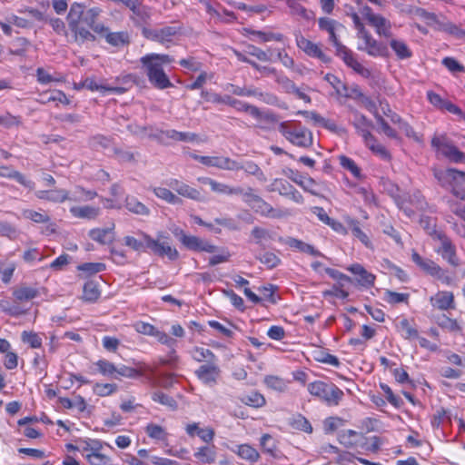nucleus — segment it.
Wrapping results in <instances>:
<instances>
[{
  "label": "nucleus",
  "instance_id": "f257e3e1",
  "mask_svg": "<svg viewBox=\"0 0 465 465\" xmlns=\"http://www.w3.org/2000/svg\"><path fill=\"white\" fill-rule=\"evenodd\" d=\"M319 28L329 34V41L333 45L336 51V55L339 56L347 66L351 67L360 75L364 78H369L371 75V71L364 67L354 56V54L343 45L338 39L336 32L342 28V25L329 17H321L318 21Z\"/></svg>",
  "mask_w": 465,
  "mask_h": 465
},
{
  "label": "nucleus",
  "instance_id": "f03ea898",
  "mask_svg": "<svg viewBox=\"0 0 465 465\" xmlns=\"http://www.w3.org/2000/svg\"><path fill=\"white\" fill-rule=\"evenodd\" d=\"M174 58L169 54H149L141 57L140 62L150 84L160 90L173 86L163 66L172 64Z\"/></svg>",
  "mask_w": 465,
  "mask_h": 465
},
{
  "label": "nucleus",
  "instance_id": "7ed1b4c3",
  "mask_svg": "<svg viewBox=\"0 0 465 465\" xmlns=\"http://www.w3.org/2000/svg\"><path fill=\"white\" fill-rule=\"evenodd\" d=\"M278 131L295 146L309 148L313 143L312 133L298 121H284L278 124Z\"/></svg>",
  "mask_w": 465,
  "mask_h": 465
},
{
  "label": "nucleus",
  "instance_id": "20e7f679",
  "mask_svg": "<svg viewBox=\"0 0 465 465\" xmlns=\"http://www.w3.org/2000/svg\"><path fill=\"white\" fill-rule=\"evenodd\" d=\"M142 35L148 40L157 42L165 47L176 45L182 36V26L178 24H172L161 27H143Z\"/></svg>",
  "mask_w": 465,
  "mask_h": 465
},
{
  "label": "nucleus",
  "instance_id": "39448f33",
  "mask_svg": "<svg viewBox=\"0 0 465 465\" xmlns=\"http://www.w3.org/2000/svg\"><path fill=\"white\" fill-rule=\"evenodd\" d=\"M434 176L440 186L450 189L453 195L461 200L465 199V172L453 168L434 171Z\"/></svg>",
  "mask_w": 465,
  "mask_h": 465
},
{
  "label": "nucleus",
  "instance_id": "423d86ee",
  "mask_svg": "<svg viewBox=\"0 0 465 465\" xmlns=\"http://www.w3.org/2000/svg\"><path fill=\"white\" fill-rule=\"evenodd\" d=\"M309 392L329 406H336L343 397V391L333 383L316 381L308 384Z\"/></svg>",
  "mask_w": 465,
  "mask_h": 465
},
{
  "label": "nucleus",
  "instance_id": "0eeeda50",
  "mask_svg": "<svg viewBox=\"0 0 465 465\" xmlns=\"http://www.w3.org/2000/svg\"><path fill=\"white\" fill-rule=\"evenodd\" d=\"M435 238L432 240L438 242L434 248L436 253L441 256L450 266L457 268L460 262L457 255V249L451 239L443 232H434Z\"/></svg>",
  "mask_w": 465,
  "mask_h": 465
},
{
  "label": "nucleus",
  "instance_id": "6e6552de",
  "mask_svg": "<svg viewBox=\"0 0 465 465\" xmlns=\"http://www.w3.org/2000/svg\"><path fill=\"white\" fill-rule=\"evenodd\" d=\"M134 80L132 75H126L122 79L121 85L117 86H110L99 84L95 82L94 78L87 77L84 81H82L77 86L76 89L86 88L90 91H99V92H111L117 94H123L126 91H128L133 85Z\"/></svg>",
  "mask_w": 465,
  "mask_h": 465
},
{
  "label": "nucleus",
  "instance_id": "1a4fd4ad",
  "mask_svg": "<svg viewBox=\"0 0 465 465\" xmlns=\"http://www.w3.org/2000/svg\"><path fill=\"white\" fill-rule=\"evenodd\" d=\"M411 260L427 274L435 277L445 284H450L451 282V278L448 275L447 271L442 269L434 261L422 258L416 252H412Z\"/></svg>",
  "mask_w": 465,
  "mask_h": 465
},
{
  "label": "nucleus",
  "instance_id": "9d476101",
  "mask_svg": "<svg viewBox=\"0 0 465 465\" xmlns=\"http://www.w3.org/2000/svg\"><path fill=\"white\" fill-rule=\"evenodd\" d=\"M174 235L188 249L194 252H205L213 253L216 252L217 247L208 241L193 235H187L183 230L176 228L173 231Z\"/></svg>",
  "mask_w": 465,
  "mask_h": 465
},
{
  "label": "nucleus",
  "instance_id": "9b49d317",
  "mask_svg": "<svg viewBox=\"0 0 465 465\" xmlns=\"http://www.w3.org/2000/svg\"><path fill=\"white\" fill-rule=\"evenodd\" d=\"M294 36L297 47L305 54L312 58H317L323 64H329L331 62V57L322 51L320 44L313 43L305 38L301 32H296Z\"/></svg>",
  "mask_w": 465,
  "mask_h": 465
},
{
  "label": "nucleus",
  "instance_id": "f8f14e48",
  "mask_svg": "<svg viewBox=\"0 0 465 465\" xmlns=\"http://www.w3.org/2000/svg\"><path fill=\"white\" fill-rule=\"evenodd\" d=\"M221 373L222 371L218 364V360L203 363L194 371L197 379L208 387H214L218 383Z\"/></svg>",
  "mask_w": 465,
  "mask_h": 465
},
{
  "label": "nucleus",
  "instance_id": "ddd939ff",
  "mask_svg": "<svg viewBox=\"0 0 465 465\" xmlns=\"http://www.w3.org/2000/svg\"><path fill=\"white\" fill-rule=\"evenodd\" d=\"M431 145L453 163H465V153L453 145L445 136H434Z\"/></svg>",
  "mask_w": 465,
  "mask_h": 465
},
{
  "label": "nucleus",
  "instance_id": "4468645a",
  "mask_svg": "<svg viewBox=\"0 0 465 465\" xmlns=\"http://www.w3.org/2000/svg\"><path fill=\"white\" fill-rule=\"evenodd\" d=\"M358 37L363 41V44L358 46L359 50L364 51L371 56H384L387 54V47L377 42L364 27H361L358 32Z\"/></svg>",
  "mask_w": 465,
  "mask_h": 465
},
{
  "label": "nucleus",
  "instance_id": "2eb2a0df",
  "mask_svg": "<svg viewBox=\"0 0 465 465\" xmlns=\"http://www.w3.org/2000/svg\"><path fill=\"white\" fill-rule=\"evenodd\" d=\"M201 96L209 102H213L214 104H225L233 108H235L239 112H245V109L248 105L247 103L232 98L230 95L222 96L215 93H211L206 90H203L201 92Z\"/></svg>",
  "mask_w": 465,
  "mask_h": 465
},
{
  "label": "nucleus",
  "instance_id": "dca6fc26",
  "mask_svg": "<svg viewBox=\"0 0 465 465\" xmlns=\"http://www.w3.org/2000/svg\"><path fill=\"white\" fill-rule=\"evenodd\" d=\"M245 113L252 115L260 123V127L262 129H269L272 124L278 123V117L270 110L262 111L258 107L248 104Z\"/></svg>",
  "mask_w": 465,
  "mask_h": 465
},
{
  "label": "nucleus",
  "instance_id": "f3484780",
  "mask_svg": "<svg viewBox=\"0 0 465 465\" xmlns=\"http://www.w3.org/2000/svg\"><path fill=\"white\" fill-rule=\"evenodd\" d=\"M283 173L293 183L301 186L305 192H308L312 195H319V193L315 190L317 183L312 177L304 176L299 172L290 168L284 170Z\"/></svg>",
  "mask_w": 465,
  "mask_h": 465
},
{
  "label": "nucleus",
  "instance_id": "a211bd4d",
  "mask_svg": "<svg viewBox=\"0 0 465 465\" xmlns=\"http://www.w3.org/2000/svg\"><path fill=\"white\" fill-rule=\"evenodd\" d=\"M168 185L182 197L197 202H201L203 199L200 190L193 188L180 180L172 179Z\"/></svg>",
  "mask_w": 465,
  "mask_h": 465
},
{
  "label": "nucleus",
  "instance_id": "6ab92c4d",
  "mask_svg": "<svg viewBox=\"0 0 465 465\" xmlns=\"http://www.w3.org/2000/svg\"><path fill=\"white\" fill-rule=\"evenodd\" d=\"M147 240V247L154 254L159 256L166 255L170 260H176L179 256L176 249L172 248L165 242H160V237L157 240L153 239L151 236H143Z\"/></svg>",
  "mask_w": 465,
  "mask_h": 465
},
{
  "label": "nucleus",
  "instance_id": "aec40b11",
  "mask_svg": "<svg viewBox=\"0 0 465 465\" xmlns=\"http://www.w3.org/2000/svg\"><path fill=\"white\" fill-rule=\"evenodd\" d=\"M272 185L276 186L273 190L278 191L280 195L284 196L296 203H303L304 198L302 193L287 181L275 179Z\"/></svg>",
  "mask_w": 465,
  "mask_h": 465
},
{
  "label": "nucleus",
  "instance_id": "412c9836",
  "mask_svg": "<svg viewBox=\"0 0 465 465\" xmlns=\"http://www.w3.org/2000/svg\"><path fill=\"white\" fill-rule=\"evenodd\" d=\"M363 16L368 20L371 25L374 26L379 35L385 36L390 35V23L382 16L372 13L369 6H365L362 9Z\"/></svg>",
  "mask_w": 465,
  "mask_h": 465
},
{
  "label": "nucleus",
  "instance_id": "4be33fe9",
  "mask_svg": "<svg viewBox=\"0 0 465 465\" xmlns=\"http://www.w3.org/2000/svg\"><path fill=\"white\" fill-rule=\"evenodd\" d=\"M252 208L255 211V213L267 218L280 219L286 215L284 211L273 208L261 196L257 200L256 203L252 204Z\"/></svg>",
  "mask_w": 465,
  "mask_h": 465
},
{
  "label": "nucleus",
  "instance_id": "5701e85b",
  "mask_svg": "<svg viewBox=\"0 0 465 465\" xmlns=\"http://www.w3.org/2000/svg\"><path fill=\"white\" fill-rule=\"evenodd\" d=\"M102 9L100 7H92L84 12V17L81 22L85 23L91 29L97 34H104L108 31V28L103 24L96 23V19L101 15Z\"/></svg>",
  "mask_w": 465,
  "mask_h": 465
},
{
  "label": "nucleus",
  "instance_id": "b1692460",
  "mask_svg": "<svg viewBox=\"0 0 465 465\" xmlns=\"http://www.w3.org/2000/svg\"><path fill=\"white\" fill-rule=\"evenodd\" d=\"M35 196L54 203H61L71 198L69 192L64 189L40 190L35 193Z\"/></svg>",
  "mask_w": 465,
  "mask_h": 465
},
{
  "label": "nucleus",
  "instance_id": "393cba45",
  "mask_svg": "<svg viewBox=\"0 0 465 465\" xmlns=\"http://www.w3.org/2000/svg\"><path fill=\"white\" fill-rule=\"evenodd\" d=\"M431 305L441 311L454 308V295L451 292L440 291L430 299Z\"/></svg>",
  "mask_w": 465,
  "mask_h": 465
},
{
  "label": "nucleus",
  "instance_id": "a878e982",
  "mask_svg": "<svg viewBox=\"0 0 465 465\" xmlns=\"http://www.w3.org/2000/svg\"><path fill=\"white\" fill-rule=\"evenodd\" d=\"M198 182L203 184H208L213 193L219 194L234 195L235 193H241L239 189H236V186H231L227 183L217 182L209 177H199Z\"/></svg>",
  "mask_w": 465,
  "mask_h": 465
},
{
  "label": "nucleus",
  "instance_id": "bb28decb",
  "mask_svg": "<svg viewBox=\"0 0 465 465\" xmlns=\"http://www.w3.org/2000/svg\"><path fill=\"white\" fill-rule=\"evenodd\" d=\"M0 177L14 179L29 190H34L35 187V183L32 180L9 166L0 165Z\"/></svg>",
  "mask_w": 465,
  "mask_h": 465
},
{
  "label": "nucleus",
  "instance_id": "cd10ccee",
  "mask_svg": "<svg viewBox=\"0 0 465 465\" xmlns=\"http://www.w3.org/2000/svg\"><path fill=\"white\" fill-rule=\"evenodd\" d=\"M347 270L357 276V282L360 285L367 288L373 286L375 275L369 272L361 264H351Z\"/></svg>",
  "mask_w": 465,
  "mask_h": 465
},
{
  "label": "nucleus",
  "instance_id": "c85d7f7f",
  "mask_svg": "<svg viewBox=\"0 0 465 465\" xmlns=\"http://www.w3.org/2000/svg\"><path fill=\"white\" fill-rule=\"evenodd\" d=\"M133 15L131 19L136 26L145 27L144 25L148 24L151 19V10L149 7L143 5L140 1L137 5L131 9Z\"/></svg>",
  "mask_w": 465,
  "mask_h": 465
},
{
  "label": "nucleus",
  "instance_id": "c756f323",
  "mask_svg": "<svg viewBox=\"0 0 465 465\" xmlns=\"http://www.w3.org/2000/svg\"><path fill=\"white\" fill-rule=\"evenodd\" d=\"M353 125L365 143L373 141L374 136L370 132V128L372 126V124L366 118V116L361 114H356Z\"/></svg>",
  "mask_w": 465,
  "mask_h": 465
},
{
  "label": "nucleus",
  "instance_id": "7c9ffc66",
  "mask_svg": "<svg viewBox=\"0 0 465 465\" xmlns=\"http://www.w3.org/2000/svg\"><path fill=\"white\" fill-rule=\"evenodd\" d=\"M13 296L15 302H29L39 296V291L37 288L21 284L14 289Z\"/></svg>",
  "mask_w": 465,
  "mask_h": 465
},
{
  "label": "nucleus",
  "instance_id": "2f4dec72",
  "mask_svg": "<svg viewBox=\"0 0 465 465\" xmlns=\"http://www.w3.org/2000/svg\"><path fill=\"white\" fill-rule=\"evenodd\" d=\"M136 235L137 238L131 235L124 237V244L135 252H145L148 247L147 240L143 236L149 235L142 231H138Z\"/></svg>",
  "mask_w": 465,
  "mask_h": 465
},
{
  "label": "nucleus",
  "instance_id": "473e14b6",
  "mask_svg": "<svg viewBox=\"0 0 465 465\" xmlns=\"http://www.w3.org/2000/svg\"><path fill=\"white\" fill-rule=\"evenodd\" d=\"M157 137L162 142L167 139H172L173 141L193 142L196 139V134L193 133L178 132L176 130H165L160 131L157 134Z\"/></svg>",
  "mask_w": 465,
  "mask_h": 465
},
{
  "label": "nucleus",
  "instance_id": "72a5a7b5",
  "mask_svg": "<svg viewBox=\"0 0 465 465\" xmlns=\"http://www.w3.org/2000/svg\"><path fill=\"white\" fill-rule=\"evenodd\" d=\"M114 227L111 228H95L92 229L88 235L89 237L101 244H109L114 241Z\"/></svg>",
  "mask_w": 465,
  "mask_h": 465
},
{
  "label": "nucleus",
  "instance_id": "f704fd0d",
  "mask_svg": "<svg viewBox=\"0 0 465 465\" xmlns=\"http://www.w3.org/2000/svg\"><path fill=\"white\" fill-rule=\"evenodd\" d=\"M284 242L291 248L297 249L302 252L310 254L312 256L324 257V255L312 245L306 243L299 239L289 237L284 241Z\"/></svg>",
  "mask_w": 465,
  "mask_h": 465
},
{
  "label": "nucleus",
  "instance_id": "c9c22d12",
  "mask_svg": "<svg viewBox=\"0 0 465 465\" xmlns=\"http://www.w3.org/2000/svg\"><path fill=\"white\" fill-rule=\"evenodd\" d=\"M70 213L76 218L94 220L100 214V208L90 205L73 206Z\"/></svg>",
  "mask_w": 465,
  "mask_h": 465
},
{
  "label": "nucleus",
  "instance_id": "e433bc0d",
  "mask_svg": "<svg viewBox=\"0 0 465 465\" xmlns=\"http://www.w3.org/2000/svg\"><path fill=\"white\" fill-rule=\"evenodd\" d=\"M153 337H155L158 340V341L161 342L162 344L167 345L168 347L172 348V351H170L169 355L170 358L168 360H162V364H172L173 362H174L177 359L175 351L173 349L176 341L168 336L165 332L161 331L159 330L155 331Z\"/></svg>",
  "mask_w": 465,
  "mask_h": 465
},
{
  "label": "nucleus",
  "instance_id": "4c0bfd02",
  "mask_svg": "<svg viewBox=\"0 0 465 465\" xmlns=\"http://www.w3.org/2000/svg\"><path fill=\"white\" fill-rule=\"evenodd\" d=\"M187 434L191 437L197 435L201 440L205 442H210L214 438V431L211 428L201 429L198 423L188 424L185 428Z\"/></svg>",
  "mask_w": 465,
  "mask_h": 465
},
{
  "label": "nucleus",
  "instance_id": "58836bf2",
  "mask_svg": "<svg viewBox=\"0 0 465 465\" xmlns=\"http://www.w3.org/2000/svg\"><path fill=\"white\" fill-rule=\"evenodd\" d=\"M288 7L291 10L292 15L298 16L299 18L310 21L314 19V13L312 10L305 8L300 0H288Z\"/></svg>",
  "mask_w": 465,
  "mask_h": 465
},
{
  "label": "nucleus",
  "instance_id": "ea45409f",
  "mask_svg": "<svg viewBox=\"0 0 465 465\" xmlns=\"http://www.w3.org/2000/svg\"><path fill=\"white\" fill-rule=\"evenodd\" d=\"M396 328L404 339L412 340L419 338L418 330L413 327L406 318L400 320L396 323Z\"/></svg>",
  "mask_w": 465,
  "mask_h": 465
},
{
  "label": "nucleus",
  "instance_id": "a19ab883",
  "mask_svg": "<svg viewBox=\"0 0 465 465\" xmlns=\"http://www.w3.org/2000/svg\"><path fill=\"white\" fill-rule=\"evenodd\" d=\"M38 101L43 104L50 102H58L65 105L70 104V100L67 98L66 94L60 90H53L49 94L48 93L41 94Z\"/></svg>",
  "mask_w": 465,
  "mask_h": 465
},
{
  "label": "nucleus",
  "instance_id": "79ce46f5",
  "mask_svg": "<svg viewBox=\"0 0 465 465\" xmlns=\"http://www.w3.org/2000/svg\"><path fill=\"white\" fill-rule=\"evenodd\" d=\"M390 46L394 51L397 57L401 60L409 59L412 56V52L407 44L400 39H391Z\"/></svg>",
  "mask_w": 465,
  "mask_h": 465
},
{
  "label": "nucleus",
  "instance_id": "37998d69",
  "mask_svg": "<svg viewBox=\"0 0 465 465\" xmlns=\"http://www.w3.org/2000/svg\"><path fill=\"white\" fill-rule=\"evenodd\" d=\"M69 28L74 34L75 40L79 43L95 40V36L88 29L84 28L81 22L69 25Z\"/></svg>",
  "mask_w": 465,
  "mask_h": 465
},
{
  "label": "nucleus",
  "instance_id": "c03bdc74",
  "mask_svg": "<svg viewBox=\"0 0 465 465\" xmlns=\"http://www.w3.org/2000/svg\"><path fill=\"white\" fill-rule=\"evenodd\" d=\"M124 206L129 212L137 215H149L150 213L149 208L134 196H127L125 198Z\"/></svg>",
  "mask_w": 465,
  "mask_h": 465
},
{
  "label": "nucleus",
  "instance_id": "a18cd8bd",
  "mask_svg": "<svg viewBox=\"0 0 465 465\" xmlns=\"http://www.w3.org/2000/svg\"><path fill=\"white\" fill-rule=\"evenodd\" d=\"M190 353L192 358L198 362L205 361L207 363L218 360L211 350L203 347H193Z\"/></svg>",
  "mask_w": 465,
  "mask_h": 465
},
{
  "label": "nucleus",
  "instance_id": "49530a36",
  "mask_svg": "<svg viewBox=\"0 0 465 465\" xmlns=\"http://www.w3.org/2000/svg\"><path fill=\"white\" fill-rule=\"evenodd\" d=\"M362 439L361 433L352 430H344L339 436L340 442L346 447L357 446Z\"/></svg>",
  "mask_w": 465,
  "mask_h": 465
},
{
  "label": "nucleus",
  "instance_id": "de8ad7c7",
  "mask_svg": "<svg viewBox=\"0 0 465 465\" xmlns=\"http://www.w3.org/2000/svg\"><path fill=\"white\" fill-rule=\"evenodd\" d=\"M153 193L160 199L165 201L168 203L173 205H180L183 203V200L174 194L171 190L163 187L153 188Z\"/></svg>",
  "mask_w": 465,
  "mask_h": 465
},
{
  "label": "nucleus",
  "instance_id": "09e8293b",
  "mask_svg": "<svg viewBox=\"0 0 465 465\" xmlns=\"http://www.w3.org/2000/svg\"><path fill=\"white\" fill-rule=\"evenodd\" d=\"M289 425L298 430H302L307 433L312 432V427L309 420L301 414L292 415L288 421Z\"/></svg>",
  "mask_w": 465,
  "mask_h": 465
},
{
  "label": "nucleus",
  "instance_id": "8fccbe9b",
  "mask_svg": "<svg viewBox=\"0 0 465 465\" xmlns=\"http://www.w3.org/2000/svg\"><path fill=\"white\" fill-rule=\"evenodd\" d=\"M235 452L239 457L250 462H256L260 459L259 452L249 444L238 445Z\"/></svg>",
  "mask_w": 465,
  "mask_h": 465
},
{
  "label": "nucleus",
  "instance_id": "3c124183",
  "mask_svg": "<svg viewBox=\"0 0 465 465\" xmlns=\"http://www.w3.org/2000/svg\"><path fill=\"white\" fill-rule=\"evenodd\" d=\"M98 284L94 281L85 282L83 289V299L88 302H94L100 297Z\"/></svg>",
  "mask_w": 465,
  "mask_h": 465
},
{
  "label": "nucleus",
  "instance_id": "603ef678",
  "mask_svg": "<svg viewBox=\"0 0 465 465\" xmlns=\"http://www.w3.org/2000/svg\"><path fill=\"white\" fill-rule=\"evenodd\" d=\"M213 167L224 171H239L238 161L227 156H214Z\"/></svg>",
  "mask_w": 465,
  "mask_h": 465
},
{
  "label": "nucleus",
  "instance_id": "864d4df0",
  "mask_svg": "<svg viewBox=\"0 0 465 465\" xmlns=\"http://www.w3.org/2000/svg\"><path fill=\"white\" fill-rule=\"evenodd\" d=\"M106 42L114 46H123L129 44V35L126 32L104 33Z\"/></svg>",
  "mask_w": 465,
  "mask_h": 465
},
{
  "label": "nucleus",
  "instance_id": "5fc2aeb1",
  "mask_svg": "<svg viewBox=\"0 0 465 465\" xmlns=\"http://www.w3.org/2000/svg\"><path fill=\"white\" fill-rule=\"evenodd\" d=\"M194 456L203 463L212 464L215 461L216 452L214 446H203L198 449Z\"/></svg>",
  "mask_w": 465,
  "mask_h": 465
},
{
  "label": "nucleus",
  "instance_id": "6e6d98bb",
  "mask_svg": "<svg viewBox=\"0 0 465 465\" xmlns=\"http://www.w3.org/2000/svg\"><path fill=\"white\" fill-rule=\"evenodd\" d=\"M84 5L79 3H73L71 5L68 15H67V21L68 25H74L75 23L81 22L84 15Z\"/></svg>",
  "mask_w": 465,
  "mask_h": 465
},
{
  "label": "nucleus",
  "instance_id": "4d7b16f0",
  "mask_svg": "<svg viewBox=\"0 0 465 465\" xmlns=\"http://www.w3.org/2000/svg\"><path fill=\"white\" fill-rule=\"evenodd\" d=\"M146 434L153 440H167L168 433L165 431L164 428L155 424L149 423L144 429Z\"/></svg>",
  "mask_w": 465,
  "mask_h": 465
},
{
  "label": "nucleus",
  "instance_id": "13d9d810",
  "mask_svg": "<svg viewBox=\"0 0 465 465\" xmlns=\"http://www.w3.org/2000/svg\"><path fill=\"white\" fill-rule=\"evenodd\" d=\"M347 223L352 234L358 238L365 246L370 247V239L367 234L361 229L360 223L354 219H349Z\"/></svg>",
  "mask_w": 465,
  "mask_h": 465
},
{
  "label": "nucleus",
  "instance_id": "bf43d9fd",
  "mask_svg": "<svg viewBox=\"0 0 465 465\" xmlns=\"http://www.w3.org/2000/svg\"><path fill=\"white\" fill-rule=\"evenodd\" d=\"M97 196V193L94 191L85 190L81 186H77L71 195L70 201L83 202L90 201Z\"/></svg>",
  "mask_w": 465,
  "mask_h": 465
},
{
  "label": "nucleus",
  "instance_id": "052dcab7",
  "mask_svg": "<svg viewBox=\"0 0 465 465\" xmlns=\"http://www.w3.org/2000/svg\"><path fill=\"white\" fill-rule=\"evenodd\" d=\"M256 259L265 265L267 269H273L281 263V259L271 252L260 253L256 256Z\"/></svg>",
  "mask_w": 465,
  "mask_h": 465
},
{
  "label": "nucleus",
  "instance_id": "680f3d73",
  "mask_svg": "<svg viewBox=\"0 0 465 465\" xmlns=\"http://www.w3.org/2000/svg\"><path fill=\"white\" fill-rule=\"evenodd\" d=\"M241 401L245 405L253 408L262 407L266 402L264 397L261 393H258L256 391H252L248 395L242 396L241 398Z\"/></svg>",
  "mask_w": 465,
  "mask_h": 465
},
{
  "label": "nucleus",
  "instance_id": "e2e57ef3",
  "mask_svg": "<svg viewBox=\"0 0 465 465\" xmlns=\"http://www.w3.org/2000/svg\"><path fill=\"white\" fill-rule=\"evenodd\" d=\"M141 375H143V372L141 371L128 367L124 364H120L115 367L114 379L116 380L120 379L121 377L132 379Z\"/></svg>",
  "mask_w": 465,
  "mask_h": 465
},
{
  "label": "nucleus",
  "instance_id": "0e129e2a",
  "mask_svg": "<svg viewBox=\"0 0 465 465\" xmlns=\"http://www.w3.org/2000/svg\"><path fill=\"white\" fill-rule=\"evenodd\" d=\"M339 163L341 165L342 168L351 173V174L356 178H361V169L358 167V165L355 163V162L345 156V155H340L339 156Z\"/></svg>",
  "mask_w": 465,
  "mask_h": 465
},
{
  "label": "nucleus",
  "instance_id": "69168bd1",
  "mask_svg": "<svg viewBox=\"0 0 465 465\" xmlns=\"http://www.w3.org/2000/svg\"><path fill=\"white\" fill-rule=\"evenodd\" d=\"M420 224L432 240L435 238L434 232H443L436 228L435 220L430 216L422 215L420 218Z\"/></svg>",
  "mask_w": 465,
  "mask_h": 465
},
{
  "label": "nucleus",
  "instance_id": "338daca9",
  "mask_svg": "<svg viewBox=\"0 0 465 465\" xmlns=\"http://www.w3.org/2000/svg\"><path fill=\"white\" fill-rule=\"evenodd\" d=\"M95 365L97 367L98 371L102 375L107 376L111 379H114L116 365H114L113 362L107 360H99L97 362H95Z\"/></svg>",
  "mask_w": 465,
  "mask_h": 465
},
{
  "label": "nucleus",
  "instance_id": "774afa93",
  "mask_svg": "<svg viewBox=\"0 0 465 465\" xmlns=\"http://www.w3.org/2000/svg\"><path fill=\"white\" fill-rule=\"evenodd\" d=\"M85 458L91 465H109L111 459L101 452H89Z\"/></svg>",
  "mask_w": 465,
  "mask_h": 465
}]
</instances>
